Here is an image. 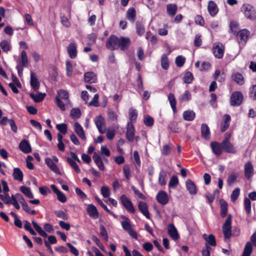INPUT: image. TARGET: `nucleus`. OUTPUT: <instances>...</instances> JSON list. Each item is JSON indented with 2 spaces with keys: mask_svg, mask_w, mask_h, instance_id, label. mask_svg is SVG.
Returning a JSON list of instances; mask_svg holds the SVG:
<instances>
[{
  "mask_svg": "<svg viewBox=\"0 0 256 256\" xmlns=\"http://www.w3.org/2000/svg\"><path fill=\"white\" fill-rule=\"evenodd\" d=\"M186 59L182 56H178L176 58V64L178 67H182L185 62Z\"/></svg>",
  "mask_w": 256,
  "mask_h": 256,
  "instance_id": "obj_53",
  "label": "nucleus"
},
{
  "mask_svg": "<svg viewBox=\"0 0 256 256\" xmlns=\"http://www.w3.org/2000/svg\"><path fill=\"white\" fill-rule=\"evenodd\" d=\"M45 162L48 166L55 173L61 175L62 173L60 172L58 166L53 162V160L50 158H46L45 159Z\"/></svg>",
  "mask_w": 256,
  "mask_h": 256,
  "instance_id": "obj_11",
  "label": "nucleus"
},
{
  "mask_svg": "<svg viewBox=\"0 0 256 256\" xmlns=\"http://www.w3.org/2000/svg\"><path fill=\"white\" fill-rule=\"evenodd\" d=\"M242 11L244 12L247 18L252 20L256 19V11L254 8L250 4H244L242 7Z\"/></svg>",
  "mask_w": 256,
  "mask_h": 256,
  "instance_id": "obj_2",
  "label": "nucleus"
},
{
  "mask_svg": "<svg viewBox=\"0 0 256 256\" xmlns=\"http://www.w3.org/2000/svg\"><path fill=\"white\" fill-rule=\"evenodd\" d=\"M101 194L104 198H108L110 194V189L106 186H102L101 188Z\"/></svg>",
  "mask_w": 256,
  "mask_h": 256,
  "instance_id": "obj_56",
  "label": "nucleus"
},
{
  "mask_svg": "<svg viewBox=\"0 0 256 256\" xmlns=\"http://www.w3.org/2000/svg\"><path fill=\"white\" fill-rule=\"evenodd\" d=\"M23 172L18 168H15L14 169L12 176L15 180L22 182L23 180Z\"/></svg>",
  "mask_w": 256,
  "mask_h": 256,
  "instance_id": "obj_27",
  "label": "nucleus"
},
{
  "mask_svg": "<svg viewBox=\"0 0 256 256\" xmlns=\"http://www.w3.org/2000/svg\"><path fill=\"white\" fill-rule=\"evenodd\" d=\"M212 250V248L208 244H206L205 248L202 250V256H210V252Z\"/></svg>",
  "mask_w": 256,
  "mask_h": 256,
  "instance_id": "obj_64",
  "label": "nucleus"
},
{
  "mask_svg": "<svg viewBox=\"0 0 256 256\" xmlns=\"http://www.w3.org/2000/svg\"><path fill=\"white\" fill-rule=\"evenodd\" d=\"M135 130L134 126L131 122L127 124L126 136L128 141L132 142L134 139Z\"/></svg>",
  "mask_w": 256,
  "mask_h": 256,
  "instance_id": "obj_9",
  "label": "nucleus"
},
{
  "mask_svg": "<svg viewBox=\"0 0 256 256\" xmlns=\"http://www.w3.org/2000/svg\"><path fill=\"white\" fill-rule=\"evenodd\" d=\"M138 208L141 212L148 219L150 218V214L148 208L146 204L144 202H138Z\"/></svg>",
  "mask_w": 256,
  "mask_h": 256,
  "instance_id": "obj_18",
  "label": "nucleus"
},
{
  "mask_svg": "<svg viewBox=\"0 0 256 256\" xmlns=\"http://www.w3.org/2000/svg\"><path fill=\"white\" fill-rule=\"evenodd\" d=\"M240 190L239 188H235L231 194L230 198L232 202H234L237 200L240 195Z\"/></svg>",
  "mask_w": 256,
  "mask_h": 256,
  "instance_id": "obj_58",
  "label": "nucleus"
},
{
  "mask_svg": "<svg viewBox=\"0 0 256 256\" xmlns=\"http://www.w3.org/2000/svg\"><path fill=\"white\" fill-rule=\"evenodd\" d=\"M32 223L34 228L39 234L40 235L44 238L48 236V234L36 222L34 221H32Z\"/></svg>",
  "mask_w": 256,
  "mask_h": 256,
  "instance_id": "obj_36",
  "label": "nucleus"
},
{
  "mask_svg": "<svg viewBox=\"0 0 256 256\" xmlns=\"http://www.w3.org/2000/svg\"><path fill=\"white\" fill-rule=\"evenodd\" d=\"M69 56L71 58H74L76 56V48L74 43H70L67 48Z\"/></svg>",
  "mask_w": 256,
  "mask_h": 256,
  "instance_id": "obj_28",
  "label": "nucleus"
},
{
  "mask_svg": "<svg viewBox=\"0 0 256 256\" xmlns=\"http://www.w3.org/2000/svg\"><path fill=\"white\" fill-rule=\"evenodd\" d=\"M94 122L99 132L101 134L105 133L106 131V124L104 118L100 115L95 118Z\"/></svg>",
  "mask_w": 256,
  "mask_h": 256,
  "instance_id": "obj_8",
  "label": "nucleus"
},
{
  "mask_svg": "<svg viewBox=\"0 0 256 256\" xmlns=\"http://www.w3.org/2000/svg\"><path fill=\"white\" fill-rule=\"evenodd\" d=\"M186 190L190 194L194 195L197 193V188L194 183L190 180H187L186 182Z\"/></svg>",
  "mask_w": 256,
  "mask_h": 256,
  "instance_id": "obj_13",
  "label": "nucleus"
},
{
  "mask_svg": "<svg viewBox=\"0 0 256 256\" xmlns=\"http://www.w3.org/2000/svg\"><path fill=\"white\" fill-rule=\"evenodd\" d=\"M144 122L146 126H152L154 124V120L152 117L148 116L145 118Z\"/></svg>",
  "mask_w": 256,
  "mask_h": 256,
  "instance_id": "obj_62",
  "label": "nucleus"
},
{
  "mask_svg": "<svg viewBox=\"0 0 256 256\" xmlns=\"http://www.w3.org/2000/svg\"><path fill=\"white\" fill-rule=\"evenodd\" d=\"M120 200L122 204L128 212L133 214L134 213L135 209L133 204L126 196L124 194L122 195L120 198Z\"/></svg>",
  "mask_w": 256,
  "mask_h": 256,
  "instance_id": "obj_7",
  "label": "nucleus"
},
{
  "mask_svg": "<svg viewBox=\"0 0 256 256\" xmlns=\"http://www.w3.org/2000/svg\"><path fill=\"white\" fill-rule=\"evenodd\" d=\"M191 98V94L190 92L186 90L184 94L181 95L179 100L181 102L188 101Z\"/></svg>",
  "mask_w": 256,
  "mask_h": 256,
  "instance_id": "obj_52",
  "label": "nucleus"
},
{
  "mask_svg": "<svg viewBox=\"0 0 256 256\" xmlns=\"http://www.w3.org/2000/svg\"><path fill=\"white\" fill-rule=\"evenodd\" d=\"M124 174L127 180H130L131 178L130 170L128 166L125 165L123 168Z\"/></svg>",
  "mask_w": 256,
  "mask_h": 256,
  "instance_id": "obj_59",
  "label": "nucleus"
},
{
  "mask_svg": "<svg viewBox=\"0 0 256 256\" xmlns=\"http://www.w3.org/2000/svg\"><path fill=\"white\" fill-rule=\"evenodd\" d=\"M84 80L86 82L92 84L97 80L96 74L92 72H88L84 74Z\"/></svg>",
  "mask_w": 256,
  "mask_h": 256,
  "instance_id": "obj_12",
  "label": "nucleus"
},
{
  "mask_svg": "<svg viewBox=\"0 0 256 256\" xmlns=\"http://www.w3.org/2000/svg\"><path fill=\"white\" fill-rule=\"evenodd\" d=\"M138 113L136 110L133 108H130L129 110V117L130 120V122H131L132 124L135 122Z\"/></svg>",
  "mask_w": 256,
  "mask_h": 256,
  "instance_id": "obj_41",
  "label": "nucleus"
},
{
  "mask_svg": "<svg viewBox=\"0 0 256 256\" xmlns=\"http://www.w3.org/2000/svg\"><path fill=\"white\" fill-rule=\"evenodd\" d=\"M56 128L60 132L64 134L67 132V125L65 124H58L56 125Z\"/></svg>",
  "mask_w": 256,
  "mask_h": 256,
  "instance_id": "obj_57",
  "label": "nucleus"
},
{
  "mask_svg": "<svg viewBox=\"0 0 256 256\" xmlns=\"http://www.w3.org/2000/svg\"><path fill=\"white\" fill-rule=\"evenodd\" d=\"M238 174L235 173L230 174L228 178L227 182L229 186L232 184L236 180Z\"/></svg>",
  "mask_w": 256,
  "mask_h": 256,
  "instance_id": "obj_51",
  "label": "nucleus"
},
{
  "mask_svg": "<svg viewBox=\"0 0 256 256\" xmlns=\"http://www.w3.org/2000/svg\"><path fill=\"white\" fill-rule=\"evenodd\" d=\"M66 75L70 76L72 72V66L70 62L68 60L66 62Z\"/></svg>",
  "mask_w": 256,
  "mask_h": 256,
  "instance_id": "obj_61",
  "label": "nucleus"
},
{
  "mask_svg": "<svg viewBox=\"0 0 256 256\" xmlns=\"http://www.w3.org/2000/svg\"><path fill=\"white\" fill-rule=\"evenodd\" d=\"M92 158L98 168L100 170H104V166L102 162V159L100 155L96 152H94Z\"/></svg>",
  "mask_w": 256,
  "mask_h": 256,
  "instance_id": "obj_25",
  "label": "nucleus"
},
{
  "mask_svg": "<svg viewBox=\"0 0 256 256\" xmlns=\"http://www.w3.org/2000/svg\"><path fill=\"white\" fill-rule=\"evenodd\" d=\"M178 184V178L176 176H172L169 182L168 186L170 188H176Z\"/></svg>",
  "mask_w": 256,
  "mask_h": 256,
  "instance_id": "obj_46",
  "label": "nucleus"
},
{
  "mask_svg": "<svg viewBox=\"0 0 256 256\" xmlns=\"http://www.w3.org/2000/svg\"><path fill=\"white\" fill-rule=\"evenodd\" d=\"M203 238L206 241L207 244L211 246H214L216 245L215 236L214 235L210 234L207 236L206 234L202 235Z\"/></svg>",
  "mask_w": 256,
  "mask_h": 256,
  "instance_id": "obj_31",
  "label": "nucleus"
},
{
  "mask_svg": "<svg viewBox=\"0 0 256 256\" xmlns=\"http://www.w3.org/2000/svg\"><path fill=\"white\" fill-rule=\"evenodd\" d=\"M208 9L210 16H214L218 12V8L216 3L212 0L208 2Z\"/></svg>",
  "mask_w": 256,
  "mask_h": 256,
  "instance_id": "obj_23",
  "label": "nucleus"
},
{
  "mask_svg": "<svg viewBox=\"0 0 256 256\" xmlns=\"http://www.w3.org/2000/svg\"><path fill=\"white\" fill-rule=\"evenodd\" d=\"M70 115L74 118H78L81 116V111L78 108H72L70 111Z\"/></svg>",
  "mask_w": 256,
  "mask_h": 256,
  "instance_id": "obj_50",
  "label": "nucleus"
},
{
  "mask_svg": "<svg viewBox=\"0 0 256 256\" xmlns=\"http://www.w3.org/2000/svg\"><path fill=\"white\" fill-rule=\"evenodd\" d=\"M232 216L231 214H228L226 218L224 224L222 226V231L224 236L226 238H228L231 236V224H232Z\"/></svg>",
  "mask_w": 256,
  "mask_h": 256,
  "instance_id": "obj_4",
  "label": "nucleus"
},
{
  "mask_svg": "<svg viewBox=\"0 0 256 256\" xmlns=\"http://www.w3.org/2000/svg\"><path fill=\"white\" fill-rule=\"evenodd\" d=\"M156 199L158 202L162 205L166 204L168 202V196L164 191H160L158 193Z\"/></svg>",
  "mask_w": 256,
  "mask_h": 256,
  "instance_id": "obj_16",
  "label": "nucleus"
},
{
  "mask_svg": "<svg viewBox=\"0 0 256 256\" xmlns=\"http://www.w3.org/2000/svg\"><path fill=\"white\" fill-rule=\"evenodd\" d=\"M224 46L222 44H214L213 46V53L216 58H221L224 56Z\"/></svg>",
  "mask_w": 256,
  "mask_h": 256,
  "instance_id": "obj_10",
  "label": "nucleus"
},
{
  "mask_svg": "<svg viewBox=\"0 0 256 256\" xmlns=\"http://www.w3.org/2000/svg\"><path fill=\"white\" fill-rule=\"evenodd\" d=\"M74 131L78 136L83 140H86V136L82 126L78 122L74 124Z\"/></svg>",
  "mask_w": 256,
  "mask_h": 256,
  "instance_id": "obj_20",
  "label": "nucleus"
},
{
  "mask_svg": "<svg viewBox=\"0 0 256 256\" xmlns=\"http://www.w3.org/2000/svg\"><path fill=\"white\" fill-rule=\"evenodd\" d=\"M28 61L26 53L24 50H22L20 54V64L16 66L19 76H22V75L24 67L26 66H28Z\"/></svg>",
  "mask_w": 256,
  "mask_h": 256,
  "instance_id": "obj_3",
  "label": "nucleus"
},
{
  "mask_svg": "<svg viewBox=\"0 0 256 256\" xmlns=\"http://www.w3.org/2000/svg\"><path fill=\"white\" fill-rule=\"evenodd\" d=\"M86 211L88 215L94 219H96L98 217V213L96 207L92 204L88 206Z\"/></svg>",
  "mask_w": 256,
  "mask_h": 256,
  "instance_id": "obj_15",
  "label": "nucleus"
},
{
  "mask_svg": "<svg viewBox=\"0 0 256 256\" xmlns=\"http://www.w3.org/2000/svg\"><path fill=\"white\" fill-rule=\"evenodd\" d=\"M250 96L253 100H256V85L254 84L250 88Z\"/></svg>",
  "mask_w": 256,
  "mask_h": 256,
  "instance_id": "obj_63",
  "label": "nucleus"
},
{
  "mask_svg": "<svg viewBox=\"0 0 256 256\" xmlns=\"http://www.w3.org/2000/svg\"><path fill=\"white\" fill-rule=\"evenodd\" d=\"M168 100L173 111L176 112V102L174 94L172 93H170L168 96Z\"/></svg>",
  "mask_w": 256,
  "mask_h": 256,
  "instance_id": "obj_43",
  "label": "nucleus"
},
{
  "mask_svg": "<svg viewBox=\"0 0 256 256\" xmlns=\"http://www.w3.org/2000/svg\"><path fill=\"white\" fill-rule=\"evenodd\" d=\"M56 102L58 106L60 108L61 110L63 111H64L66 110L65 104L60 98L58 96H56Z\"/></svg>",
  "mask_w": 256,
  "mask_h": 256,
  "instance_id": "obj_60",
  "label": "nucleus"
},
{
  "mask_svg": "<svg viewBox=\"0 0 256 256\" xmlns=\"http://www.w3.org/2000/svg\"><path fill=\"white\" fill-rule=\"evenodd\" d=\"M131 44V40L128 37L121 36L118 38L115 35H111L106 43V48L110 50H118L124 51L127 50Z\"/></svg>",
  "mask_w": 256,
  "mask_h": 256,
  "instance_id": "obj_1",
  "label": "nucleus"
},
{
  "mask_svg": "<svg viewBox=\"0 0 256 256\" xmlns=\"http://www.w3.org/2000/svg\"><path fill=\"white\" fill-rule=\"evenodd\" d=\"M178 6L174 4H168L166 6V12L170 16L173 17L176 13Z\"/></svg>",
  "mask_w": 256,
  "mask_h": 256,
  "instance_id": "obj_24",
  "label": "nucleus"
},
{
  "mask_svg": "<svg viewBox=\"0 0 256 256\" xmlns=\"http://www.w3.org/2000/svg\"><path fill=\"white\" fill-rule=\"evenodd\" d=\"M243 95L240 92H235L230 96V104L232 106H239L242 102Z\"/></svg>",
  "mask_w": 256,
  "mask_h": 256,
  "instance_id": "obj_6",
  "label": "nucleus"
},
{
  "mask_svg": "<svg viewBox=\"0 0 256 256\" xmlns=\"http://www.w3.org/2000/svg\"><path fill=\"white\" fill-rule=\"evenodd\" d=\"M136 33L139 36H142L145 32V28L143 24L140 22H136Z\"/></svg>",
  "mask_w": 256,
  "mask_h": 256,
  "instance_id": "obj_38",
  "label": "nucleus"
},
{
  "mask_svg": "<svg viewBox=\"0 0 256 256\" xmlns=\"http://www.w3.org/2000/svg\"><path fill=\"white\" fill-rule=\"evenodd\" d=\"M168 234L169 236L174 240H176L178 238V231L174 224H169L168 228Z\"/></svg>",
  "mask_w": 256,
  "mask_h": 256,
  "instance_id": "obj_21",
  "label": "nucleus"
},
{
  "mask_svg": "<svg viewBox=\"0 0 256 256\" xmlns=\"http://www.w3.org/2000/svg\"><path fill=\"white\" fill-rule=\"evenodd\" d=\"M30 84L33 90L36 92L40 86V82L33 72H30Z\"/></svg>",
  "mask_w": 256,
  "mask_h": 256,
  "instance_id": "obj_17",
  "label": "nucleus"
},
{
  "mask_svg": "<svg viewBox=\"0 0 256 256\" xmlns=\"http://www.w3.org/2000/svg\"><path fill=\"white\" fill-rule=\"evenodd\" d=\"M30 96L36 102H40L44 99L46 94L39 92L38 94H34V93H30Z\"/></svg>",
  "mask_w": 256,
  "mask_h": 256,
  "instance_id": "obj_32",
  "label": "nucleus"
},
{
  "mask_svg": "<svg viewBox=\"0 0 256 256\" xmlns=\"http://www.w3.org/2000/svg\"><path fill=\"white\" fill-rule=\"evenodd\" d=\"M0 47L4 52H7L10 50V46L7 40H4L0 44Z\"/></svg>",
  "mask_w": 256,
  "mask_h": 256,
  "instance_id": "obj_55",
  "label": "nucleus"
},
{
  "mask_svg": "<svg viewBox=\"0 0 256 256\" xmlns=\"http://www.w3.org/2000/svg\"><path fill=\"white\" fill-rule=\"evenodd\" d=\"M252 251V246L251 242L246 243L242 256H250Z\"/></svg>",
  "mask_w": 256,
  "mask_h": 256,
  "instance_id": "obj_35",
  "label": "nucleus"
},
{
  "mask_svg": "<svg viewBox=\"0 0 256 256\" xmlns=\"http://www.w3.org/2000/svg\"><path fill=\"white\" fill-rule=\"evenodd\" d=\"M58 96L60 98L64 100L66 103L69 102L70 100L68 99L69 94L68 93L64 90H60L58 92Z\"/></svg>",
  "mask_w": 256,
  "mask_h": 256,
  "instance_id": "obj_40",
  "label": "nucleus"
},
{
  "mask_svg": "<svg viewBox=\"0 0 256 256\" xmlns=\"http://www.w3.org/2000/svg\"><path fill=\"white\" fill-rule=\"evenodd\" d=\"M66 160L74 170L76 173L80 172V170L79 168L78 165L73 160L70 158H67Z\"/></svg>",
  "mask_w": 256,
  "mask_h": 256,
  "instance_id": "obj_47",
  "label": "nucleus"
},
{
  "mask_svg": "<svg viewBox=\"0 0 256 256\" xmlns=\"http://www.w3.org/2000/svg\"><path fill=\"white\" fill-rule=\"evenodd\" d=\"M161 65L162 68L164 70H168L169 68V62L168 58L166 54L162 55L161 58Z\"/></svg>",
  "mask_w": 256,
  "mask_h": 256,
  "instance_id": "obj_44",
  "label": "nucleus"
},
{
  "mask_svg": "<svg viewBox=\"0 0 256 256\" xmlns=\"http://www.w3.org/2000/svg\"><path fill=\"white\" fill-rule=\"evenodd\" d=\"M238 24L236 22H230V29L231 32L234 34H236L238 33Z\"/></svg>",
  "mask_w": 256,
  "mask_h": 256,
  "instance_id": "obj_54",
  "label": "nucleus"
},
{
  "mask_svg": "<svg viewBox=\"0 0 256 256\" xmlns=\"http://www.w3.org/2000/svg\"><path fill=\"white\" fill-rule=\"evenodd\" d=\"M222 150L226 152L235 154L236 152V149L230 142L228 138H226L222 140Z\"/></svg>",
  "mask_w": 256,
  "mask_h": 256,
  "instance_id": "obj_5",
  "label": "nucleus"
},
{
  "mask_svg": "<svg viewBox=\"0 0 256 256\" xmlns=\"http://www.w3.org/2000/svg\"><path fill=\"white\" fill-rule=\"evenodd\" d=\"M54 213L56 216L59 218H62L64 220H68V216L66 212H64L62 210H55Z\"/></svg>",
  "mask_w": 256,
  "mask_h": 256,
  "instance_id": "obj_48",
  "label": "nucleus"
},
{
  "mask_svg": "<svg viewBox=\"0 0 256 256\" xmlns=\"http://www.w3.org/2000/svg\"><path fill=\"white\" fill-rule=\"evenodd\" d=\"M196 114L192 110H186L183 113V118L184 120L192 121L195 118Z\"/></svg>",
  "mask_w": 256,
  "mask_h": 256,
  "instance_id": "obj_33",
  "label": "nucleus"
},
{
  "mask_svg": "<svg viewBox=\"0 0 256 256\" xmlns=\"http://www.w3.org/2000/svg\"><path fill=\"white\" fill-rule=\"evenodd\" d=\"M166 172L164 170L160 172L158 178V183L160 186H165L166 184Z\"/></svg>",
  "mask_w": 256,
  "mask_h": 256,
  "instance_id": "obj_39",
  "label": "nucleus"
},
{
  "mask_svg": "<svg viewBox=\"0 0 256 256\" xmlns=\"http://www.w3.org/2000/svg\"><path fill=\"white\" fill-rule=\"evenodd\" d=\"M19 148L21 151L25 154H28L31 152L32 148L30 143L26 140H23L19 144Z\"/></svg>",
  "mask_w": 256,
  "mask_h": 256,
  "instance_id": "obj_14",
  "label": "nucleus"
},
{
  "mask_svg": "<svg viewBox=\"0 0 256 256\" xmlns=\"http://www.w3.org/2000/svg\"><path fill=\"white\" fill-rule=\"evenodd\" d=\"M220 216L222 218L226 216L228 212V204L224 200H220Z\"/></svg>",
  "mask_w": 256,
  "mask_h": 256,
  "instance_id": "obj_37",
  "label": "nucleus"
},
{
  "mask_svg": "<svg viewBox=\"0 0 256 256\" xmlns=\"http://www.w3.org/2000/svg\"><path fill=\"white\" fill-rule=\"evenodd\" d=\"M126 17L131 22H134L136 18V12L134 8L128 10L126 14Z\"/></svg>",
  "mask_w": 256,
  "mask_h": 256,
  "instance_id": "obj_26",
  "label": "nucleus"
},
{
  "mask_svg": "<svg viewBox=\"0 0 256 256\" xmlns=\"http://www.w3.org/2000/svg\"><path fill=\"white\" fill-rule=\"evenodd\" d=\"M20 190L28 198H34V195L29 188L21 186L20 187Z\"/></svg>",
  "mask_w": 256,
  "mask_h": 256,
  "instance_id": "obj_42",
  "label": "nucleus"
},
{
  "mask_svg": "<svg viewBox=\"0 0 256 256\" xmlns=\"http://www.w3.org/2000/svg\"><path fill=\"white\" fill-rule=\"evenodd\" d=\"M193 80V75L190 72H186L184 77V82L186 84H190L192 82Z\"/></svg>",
  "mask_w": 256,
  "mask_h": 256,
  "instance_id": "obj_49",
  "label": "nucleus"
},
{
  "mask_svg": "<svg viewBox=\"0 0 256 256\" xmlns=\"http://www.w3.org/2000/svg\"><path fill=\"white\" fill-rule=\"evenodd\" d=\"M202 136L206 140L210 138V131L208 126L203 124L201 126Z\"/></svg>",
  "mask_w": 256,
  "mask_h": 256,
  "instance_id": "obj_30",
  "label": "nucleus"
},
{
  "mask_svg": "<svg viewBox=\"0 0 256 256\" xmlns=\"http://www.w3.org/2000/svg\"><path fill=\"white\" fill-rule=\"evenodd\" d=\"M254 172V167L250 162H248L244 165V175L247 178H250Z\"/></svg>",
  "mask_w": 256,
  "mask_h": 256,
  "instance_id": "obj_22",
  "label": "nucleus"
},
{
  "mask_svg": "<svg viewBox=\"0 0 256 256\" xmlns=\"http://www.w3.org/2000/svg\"><path fill=\"white\" fill-rule=\"evenodd\" d=\"M238 34V38H239V42L242 41H246L248 36L250 35V32L246 29H244L240 30Z\"/></svg>",
  "mask_w": 256,
  "mask_h": 256,
  "instance_id": "obj_29",
  "label": "nucleus"
},
{
  "mask_svg": "<svg viewBox=\"0 0 256 256\" xmlns=\"http://www.w3.org/2000/svg\"><path fill=\"white\" fill-rule=\"evenodd\" d=\"M210 146L213 152L217 156L222 154V143L220 144L216 142H212L210 143Z\"/></svg>",
  "mask_w": 256,
  "mask_h": 256,
  "instance_id": "obj_19",
  "label": "nucleus"
},
{
  "mask_svg": "<svg viewBox=\"0 0 256 256\" xmlns=\"http://www.w3.org/2000/svg\"><path fill=\"white\" fill-rule=\"evenodd\" d=\"M232 78L234 80L239 84H243L244 80L242 75L238 72L232 75Z\"/></svg>",
  "mask_w": 256,
  "mask_h": 256,
  "instance_id": "obj_34",
  "label": "nucleus"
},
{
  "mask_svg": "<svg viewBox=\"0 0 256 256\" xmlns=\"http://www.w3.org/2000/svg\"><path fill=\"white\" fill-rule=\"evenodd\" d=\"M244 207L247 215H250L251 213V202L248 198L244 200Z\"/></svg>",
  "mask_w": 256,
  "mask_h": 256,
  "instance_id": "obj_45",
  "label": "nucleus"
}]
</instances>
